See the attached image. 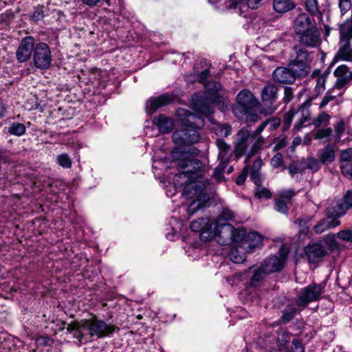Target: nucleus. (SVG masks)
<instances>
[{
	"mask_svg": "<svg viewBox=\"0 0 352 352\" xmlns=\"http://www.w3.org/2000/svg\"><path fill=\"white\" fill-rule=\"evenodd\" d=\"M175 162L181 169L174 177V184L166 186V194L173 197L177 189L182 188V195L191 203L186 208L189 216L206 206L209 200L207 189L210 185L208 179H204L206 166L201 161L179 148L172 152Z\"/></svg>",
	"mask_w": 352,
	"mask_h": 352,
	"instance_id": "f257e3e1",
	"label": "nucleus"
},
{
	"mask_svg": "<svg viewBox=\"0 0 352 352\" xmlns=\"http://www.w3.org/2000/svg\"><path fill=\"white\" fill-rule=\"evenodd\" d=\"M204 92H197L192 96V104L195 110L203 116L212 114V104H215L221 111L227 109L224 98V90L220 82L208 81L204 85Z\"/></svg>",
	"mask_w": 352,
	"mask_h": 352,
	"instance_id": "f03ea898",
	"label": "nucleus"
},
{
	"mask_svg": "<svg viewBox=\"0 0 352 352\" xmlns=\"http://www.w3.org/2000/svg\"><path fill=\"white\" fill-rule=\"evenodd\" d=\"M176 116L184 128L173 132V142L178 146H188L197 143L200 140V134L197 129L204 125V116L199 113L195 115L185 109H179Z\"/></svg>",
	"mask_w": 352,
	"mask_h": 352,
	"instance_id": "7ed1b4c3",
	"label": "nucleus"
},
{
	"mask_svg": "<svg viewBox=\"0 0 352 352\" xmlns=\"http://www.w3.org/2000/svg\"><path fill=\"white\" fill-rule=\"evenodd\" d=\"M113 326L104 321L92 318L89 320L74 322L68 325L67 331L76 338L79 344L87 343L96 338L109 336L114 331Z\"/></svg>",
	"mask_w": 352,
	"mask_h": 352,
	"instance_id": "20e7f679",
	"label": "nucleus"
},
{
	"mask_svg": "<svg viewBox=\"0 0 352 352\" xmlns=\"http://www.w3.org/2000/svg\"><path fill=\"white\" fill-rule=\"evenodd\" d=\"M244 235L243 230L235 229L230 224L211 223L208 230L201 234V239L204 241L215 239L221 245H228L239 241L240 236Z\"/></svg>",
	"mask_w": 352,
	"mask_h": 352,
	"instance_id": "39448f33",
	"label": "nucleus"
},
{
	"mask_svg": "<svg viewBox=\"0 0 352 352\" xmlns=\"http://www.w3.org/2000/svg\"><path fill=\"white\" fill-rule=\"evenodd\" d=\"M267 274L259 265H253L241 273L227 277V282L234 286L243 287L248 291L261 287Z\"/></svg>",
	"mask_w": 352,
	"mask_h": 352,
	"instance_id": "423d86ee",
	"label": "nucleus"
},
{
	"mask_svg": "<svg viewBox=\"0 0 352 352\" xmlns=\"http://www.w3.org/2000/svg\"><path fill=\"white\" fill-rule=\"evenodd\" d=\"M236 100V104L233 109V113L238 118H245L251 122L258 120L259 117L256 113L258 102L251 91L247 89L241 91Z\"/></svg>",
	"mask_w": 352,
	"mask_h": 352,
	"instance_id": "0eeeda50",
	"label": "nucleus"
},
{
	"mask_svg": "<svg viewBox=\"0 0 352 352\" xmlns=\"http://www.w3.org/2000/svg\"><path fill=\"white\" fill-rule=\"evenodd\" d=\"M324 292V286L320 284L311 283L302 288L297 293L296 305L301 309H305L310 302L320 298Z\"/></svg>",
	"mask_w": 352,
	"mask_h": 352,
	"instance_id": "6e6552de",
	"label": "nucleus"
},
{
	"mask_svg": "<svg viewBox=\"0 0 352 352\" xmlns=\"http://www.w3.org/2000/svg\"><path fill=\"white\" fill-rule=\"evenodd\" d=\"M52 52L48 45L43 42L36 44L33 53V62L40 69H47L52 63Z\"/></svg>",
	"mask_w": 352,
	"mask_h": 352,
	"instance_id": "1a4fd4ad",
	"label": "nucleus"
},
{
	"mask_svg": "<svg viewBox=\"0 0 352 352\" xmlns=\"http://www.w3.org/2000/svg\"><path fill=\"white\" fill-rule=\"evenodd\" d=\"M255 140L253 139V137L251 135L250 130L246 128H242L236 135L234 146V154L236 157L239 158L246 154L247 159L245 160V163H247L248 160L252 156L248 155L250 149L248 150V148L250 144H253Z\"/></svg>",
	"mask_w": 352,
	"mask_h": 352,
	"instance_id": "9d476101",
	"label": "nucleus"
},
{
	"mask_svg": "<svg viewBox=\"0 0 352 352\" xmlns=\"http://www.w3.org/2000/svg\"><path fill=\"white\" fill-rule=\"evenodd\" d=\"M298 36L300 45L307 47H318L322 42L321 34L316 25L311 27L309 30L308 29Z\"/></svg>",
	"mask_w": 352,
	"mask_h": 352,
	"instance_id": "9b49d317",
	"label": "nucleus"
},
{
	"mask_svg": "<svg viewBox=\"0 0 352 352\" xmlns=\"http://www.w3.org/2000/svg\"><path fill=\"white\" fill-rule=\"evenodd\" d=\"M35 39L32 36H25L21 41L16 52V58L18 62L25 63L28 61L35 47Z\"/></svg>",
	"mask_w": 352,
	"mask_h": 352,
	"instance_id": "f8f14e48",
	"label": "nucleus"
},
{
	"mask_svg": "<svg viewBox=\"0 0 352 352\" xmlns=\"http://www.w3.org/2000/svg\"><path fill=\"white\" fill-rule=\"evenodd\" d=\"M277 91L278 88L272 84H268L263 87L261 97L263 104L266 107L265 113L271 114L276 109L274 102L277 98Z\"/></svg>",
	"mask_w": 352,
	"mask_h": 352,
	"instance_id": "ddd939ff",
	"label": "nucleus"
},
{
	"mask_svg": "<svg viewBox=\"0 0 352 352\" xmlns=\"http://www.w3.org/2000/svg\"><path fill=\"white\" fill-rule=\"evenodd\" d=\"M263 236L256 232H250L244 235H241L239 243H241V247L243 248L246 252L253 251L256 248H258L262 245Z\"/></svg>",
	"mask_w": 352,
	"mask_h": 352,
	"instance_id": "4468645a",
	"label": "nucleus"
},
{
	"mask_svg": "<svg viewBox=\"0 0 352 352\" xmlns=\"http://www.w3.org/2000/svg\"><path fill=\"white\" fill-rule=\"evenodd\" d=\"M172 100V98L167 95H162L157 98H150L146 102V111L148 114L151 115L159 108L170 103Z\"/></svg>",
	"mask_w": 352,
	"mask_h": 352,
	"instance_id": "2eb2a0df",
	"label": "nucleus"
},
{
	"mask_svg": "<svg viewBox=\"0 0 352 352\" xmlns=\"http://www.w3.org/2000/svg\"><path fill=\"white\" fill-rule=\"evenodd\" d=\"M283 259L278 258V256L273 255L266 258L263 263L260 265L263 270L267 275L270 273L280 271L284 267Z\"/></svg>",
	"mask_w": 352,
	"mask_h": 352,
	"instance_id": "dca6fc26",
	"label": "nucleus"
},
{
	"mask_svg": "<svg viewBox=\"0 0 352 352\" xmlns=\"http://www.w3.org/2000/svg\"><path fill=\"white\" fill-rule=\"evenodd\" d=\"M267 125H268V121L265 120V122H263L252 133H251V135L253 137V139L255 140V142L250 148V151L248 152L249 155H255L263 145L264 139L260 135Z\"/></svg>",
	"mask_w": 352,
	"mask_h": 352,
	"instance_id": "f3484780",
	"label": "nucleus"
},
{
	"mask_svg": "<svg viewBox=\"0 0 352 352\" xmlns=\"http://www.w3.org/2000/svg\"><path fill=\"white\" fill-rule=\"evenodd\" d=\"M305 252L311 263H316L327 253L325 248L320 244L308 245L305 248Z\"/></svg>",
	"mask_w": 352,
	"mask_h": 352,
	"instance_id": "a211bd4d",
	"label": "nucleus"
},
{
	"mask_svg": "<svg viewBox=\"0 0 352 352\" xmlns=\"http://www.w3.org/2000/svg\"><path fill=\"white\" fill-rule=\"evenodd\" d=\"M273 78L275 81L280 83H292L295 80L294 74L288 67L276 68L273 72Z\"/></svg>",
	"mask_w": 352,
	"mask_h": 352,
	"instance_id": "6ab92c4d",
	"label": "nucleus"
},
{
	"mask_svg": "<svg viewBox=\"0 0 352 352\" xmlns=\"http://www.w3.org/2000/svg\"><path fill=\"white\" fill-rule=\"evenodd\" d=\"M153 124L157 126L159 131L162 133H169L174 127V120L162 114L154 118Z\"/></svg>",
	"mask_w": 352,
	"mask_h": 352,
	"instance_id": "aec40b11",
	"label": "nucleus"
},
{
	"mask_svg": "<svg viewBox=\"0 0 352 352\" xmlns=\"http://www.w3.org/2000/svg\"><path fill=\"white\" fill-rule=\"evenodd\" d=\"M315 25L316 23H312L305 13L299 14L294 21V29L298 36Z\"/></svg>",
	"mask_w": 352,
	"mask_h": 352,
	"instance_id": "412c9836",
	"label": "nucleus"
},
{
	"mask_svg": "<svg viewBox=\"0 0 352 352\" xmlns=\"http://www.w3.org/2000/svg\"><path fill=\"white\" fill-rule=\"evenodd\" d=\"M346 212V207L341 204L340 201H338L327 209V218L329 220H339L338 219Z\"/></svg>",
	"mask_w": 352,
	"mask_h": 352,
	"instance_id": "4be33fe9",
	"label": "nucleus"
},
{
	"mask_svg": "<svg viewBox=\"0 0 352 352\" xmlns=\"http://www.w3.org/2000/svg\"><path fill=\"white\" fill-rule=\"evenodd\" d=\"M290 71L294 74V78L296 77H304L309 72V65L306 63H299L295 60H292L288 65Z\"/></svg>",
	"mask_w": 352,
	"mask_h": 352,
	"instance_id": "5701e85b",
	"label": "nucleus"
},
{
	"mask_svg": "<svg viewBox=\"0 0 352 352\" xmlns=\"http://www.w3.org/2000/svg\"><path fill=\"white\" fill-rule=\"evenodd\" d=\"M305 46L298 45L294 47V50L296 52V56L295 61L306 63L309 65L311 60V54L306 50Z\"/></svg>",
	"mask_w": 352,
	"mask_h": 352,
	"instance_id": "b1692460",
	"label": "nucleus"
},
{
	"mask_svg": "<svg viewBox=\"0 0 352 352\" xmlns=\"http://www.w3.org/2000/svg\"><path fill=\"white\" fill-rule=\"evenodd\" d=\"M340 224L339 220H329L327 218L320 221L314 228L317 234H320L327 230L338 226Z\"/></svg>",
	"mask_w": 352,
	"mask_h": 352,
	"instance_id": "393cba45",
	"label": "nucleus"
},
{
	"mask_svg": "<svg viewBox=\"0 0 352 352\" xmlns=\"http://www.w3.org/2000/svg\"><path fill=\"white\" fill-rule=\"evenodd\" d=\"M210 225L211 223L208 218H200L196 221H193L190 223V228L192 232H200L199 236H201V234L208 230Z\"/></svg>",
	"mask_w": 352,
	"mask_h": 352,
	"instance_id": "a878e982",
	"label": "nucleus"
},
{
	"mask_svg": "<svg viewBox=\"0 0 352 352\" xmlns=\"http://www.w3.org/2000/svg\"><path fill=\"white\" fill-rule=\"evenodd\" d=\"M263 164V160L261 158H257L250 168V177L254 184H258L262 181V175L259 170Z\"/></svg>",
	"mask_w": 352,
	"mask_h": 352,
	"instance_id": "bb28decb",
	"label": "nucleus"
},
{
	"mask_svg": "<svg viewBox=\"0 0 352 352\" xmlns=\"http://www.w3.org/2000/svg\"><path fill=\"white\" fill-rule=\"evenodd\" d=\"M245 250L241 247L239 243L236 247L232 248L230 253V258L234 263H242L246 260Z\"/></svg>",
	"mask_w": 352,
	"mask_h": 352,
	"instance_id": "cd10ccee",
	"label": "nucleus"
},
{
	"mask_svg": "<svg viewBox=\"0 0 352 352\" xmlns=\"http://www.w3.org/2000/svg\"><path fill=\"white\" fill-rule=\"evenodd\" d=\"M210 76V72L208 69H205L201 72H195L194 74L187 76V81L190 82H198L205 85L208 81V78Z\"/></svg>",
	"mask_w": 352,
	"mask_h": 352,
	"instance_id": "c85d7f7f",
	"label": "nucleus"
},
{
	"mask_svg": "<svg viewBox=\"0 0 352 352\" xmlns=\"http://www.w3.org/2000/svg\"><path fill=\"white\" fill-rule=\"evenodd\" d=\"M336 144H327L322 151L320 160L324 164L331 163L335 159Z\"/></svg>",
	"mask_w": 352,
	"mask_h": 352,
	"instance_id": "c756f323",
	"label": "nucleus"
},
{
	"mask_svg": "<svg viewBox=\"0 0 352 352\" xmlns=\"http://www.w3.org/2000/svg\"><path fill=\"white\" fill-rule=\"evenodd\" d=\"M295 5L292 0H274V9L279 13H284L292 10Z\"/></svg>",
	"mask_w": 352,
	"mask_h": 352,
	"instance_id": "7c9ffc66",
	"label": "nucleus"
},
{
	"mask_svg": "<svg viewBox=\"0 0 352 352\" xmlns=\"http://www.w3.org/2000/svg\"><path fill=\"white\" fill-rule=\"evenodd\" d=\"M346 126L344 120L340 119L333 124L334 144H336L341 141V138L345 133Z\"/></svg>",
	"mask_w": 352,
	"mask_h": 352,
	"instance_id": "2f4dec72",
	"label": "nucleus"
},
{
	"mask_svg": "<svg viewBox=\"0 0 352 352\" xmlns=\"http://www.w3.org/2000/svg\"><path fill=\"white\" fill-rule=\"evenodd\" d=\"M216 145L219 149L218 158L230 159L231 147L223 139L217 138Z\"/></svg>",
	"mask_w": 352,
	"mask_h": 352,
	"instance_id": "473e14b6",
	"label": "nucleus"
},
{
	"mask_svg": "<svg viewBox=\"0 0 352 352\" xmlns=\"http://www.w3.org/2000/svg\"><path fill=\"white\" fill-rule=\"evenodd\" d=\"M234 218V212L228 208H223L217 219L212 223L217 224H230L228 221Z\"/></svg>",
	"mask_w": 352,
	"mask_h": 352,
	"instance_id": "72a5a7b5",
	"label": "nucleus"
},
{
	"mask_svg": "<svg viewBox=\"0 0 352 352\" xmlns=\"http://www.w3.org/2000/svg\"><path fill=\"white\" fill-rule=\"evenodd\" d=\"M8 131L11 135L15 136H21L26 132V127L23 124L19 122H12L8 128Z\"/></svg>",
	"mask_w": 352,
	"mask_h": 352,
	"instance_id": "f704fd0d",
	"label": "nucleus"
},
{
	"mask_svg": "<svg viewBox=\"0 0 352 352\" xmlns=\"http://www.w3.org/2000/svg\"><path fill=\"white\" fill-rule=\"evenodd\" d=\"M171 162L167 157H164L160 159L154 157H153V170H163L169 167V164Z\"/></svg>",
	"mask_w": 352,
	"mask_h": 352,
	"instance_id": "c9c22d12",
	"label": "nucleus"
},
{
	"mask_svg": "<svg viewBox=\"0 0 352 352\" xmlns=\"http://www.w3.org/2000/svg\"><path fill=\"white\" fill-rule=\"evenodd\" d=\"M305 8L307 12L314 16H320V9L318 0H305Z\"/></svg>",
	"mask_w": 352,
	"mask_h": 352,
	"instance_id": "e433bc0d",
	"label": "nucleus"
},
{
	"mask_svg": "<svg viewBox=\"0 0 352 352\" xmlns=\"http://www.w3.org/2000/svg\"><path fill=\"white\" fill-rule=\"evenodd\" d=\"M213 129L218 136L228 137L231 133L232 128L228 124H217Z\"/></svg>",
	"mask_w": 352,
	"mask_h": 352,
	"instance_id": "4c0bfd02",
	"label": "nucleus"
},
{
	"mask_svg": "<svg viewBox=\"0 0 352 352\" xmlns=\"http://www.w3.org/2000/svg\"><path fill=\"white\" fill-rule=\"evenodd\" d=\"M299 311H300L293 305L287 306L281 317L283 322L285 323L289 322Z\"/></svg>",
	"mask_w": 352,
	"mask_h": 352,
	"instance_id": "58836bf2",
	"label": "nucleus"
},
{
	"mask_svg": "<svg viewBox=\"0 0 352 352\" xmlns=\"http://www.w3.org/2000/svg\"><path fill=\"white\" fill-rule=\"evenodd\" d=\"M310 102L307 100L299 108V111H302V118L299 120L298 122L294 125V129L297 131L300 130L304 125V124L309 120V113L307 111L306 115L304 113V111L305 110L306 106L309 105Z\"/></svg>",
	"mask_w": 352,
	"mask_h": 352,
	"instance_id": "ea45409f",
	"label": "nucleus"
},
{
	"mask_svg": "<svg viewBox=\"0 0 352 352\" xmlns=\"http://www.w3.org/2000/svg\"><path fill=\"white\" fill-rule=\"evenodd\" d=\"M262 0H230V6L235 8L236 5L245 3L251 9H256Z\"/></svg>",
	"mask_w": 352,
	"mask_h": 352,
	"instance_id": "a19ab883",
	"label": "nucleus"
},
{
	"mask_svg": "<svg viewBox=\"0 0 352 352\" xmlns=\"http://www.w3.org/2000/svg\"><path fill=\"white\" fill-rule=\"evenodd\" d=\"M56 162L59 166L64 168H70L72 165V160L70 157L66 154L63 153L56 157Z\"/></svg>",
	"mask_w": 352,
	"mask_h": 352,
	"instance_id": "79ce46f5",
	"label": "nucleus"
},
{
	"mask_svg": "<svg viewBox=\"0 0 352 352\" xmlns=\"http://www.w3.org/2000/svg\"><path fill=\"white\" fill-rule=\"evenodd\" d=\"M262 181L258 184L256 185L255 188V196L259 199L261 198H265V199H269L272 196L271 192L266 188L263 187L261 186Z\"/></svg>",
	"mask_w": 352,
	"mask_h": 352,
	"instance_id": "37998d69",
	"label": "nucleus"
},
{
	"mask_svg": "<svg viewBox=\"0 0 352 352\" xmlns=\"http://www.w3.org/2000/svg\"><path fill=\"white\" fill-rule=\"evenodd\" d=\"M330 116L324 112H322V113L319 114L317 118H316L314 121L313 124L315 126L319 127L322 124H328L330 120Z\"/></svg>",
	"mask_w": 352,
	"mask_h": 352,
	"instance_id": "c03bdc74",
	"label": "nucleus"
},
{
	"mask_svg": "<svg viewBox=\"0 0 352 352\" xmlns=\"http://www.w3.org/2000/svg\"><path fill=\"white\" fill-rule=\"evenodd\" d=\"M333 74L338 78L346 79L349 76H348L349 74L351 75V71L349 70V68L348 66H346L345 65H342L338 67L335 69Z\"/></svg>",
	"mask_w": 352,
	"mask_h": 352,
	"instance_id": "a18cd8bd",
	"label": "nucleus"
},
{
	"mask_svg": "<svg viewBox=\"0 0 352 352\" xmlns=\"http://www.w3.org/2000/svg\"><path fill=\"white\" fill-rule=\"evenodd\" d=\"M342 174L348 179H352V162H340Z\"/></svg>",
	"mask_w": 352,
	"mask_h": 352,
	"instance_id": "49530a36",
	"label": "nucleus"
},
{
	"mask_svg": "<svg viewBox=\"0 0 352 352\" xmlns=\"http://www.w3.org/2000/svg\"><path fill=\"white\" fill-rule=\"evenodd\" d=\"M274 209L278 212L287 214L288 210L287 203L281 199H276L274 200Z\"/></svg>",
	"mask_w": 352,
	"mask_h": 352,
	"instance_id": "de8ad7c7",
	"label": "nucleus"
},
{
	"mask_svg": "<svg viewBox=\"0 0 352 352\" xmlns=\"http://www.w3.org/2000/svg\"><path fill=\"white\" fill-rule=\"evenodd\" d=\"M43 8L44 7L43 6L36 7L32 15L30 16V20L33 22L42 20L45 16Z\"/></svg>",
	"mask_w": 352,
	"mask_h": 352,
	"instance_id": "09e8293b",
	"label": "nucleus"
},
{
	"mask_svg": "<svg viewBox=\"0 0 352 352\" xmlns=\"http://www.w3.org/2000/svg\"><path fill=\"white\" fill-rule=\"evenodd\" d=\"M333 130L331 128H322L318 129L315 133V138L316 139H323L326 138H329L332 135Z\"/></svg>",
	"mask_w": 352,
	"mask_h": 352,
	"instance_id": "8fccbe9b",
	"label": "nucleus"
},
{
	"mask_svg": "<svg viewBox=\"0 0 352 352\" xmlns=\"http://www.w3.org/2000/svg\"><path fill=\"white\" fill-rule=\"evenodd\" d=\"M340 162H352V148L342 151Z\"/></svg>",
	"mask_w": 352,
	"mask_h": 352,
	"instance_id": "3c124183",
	"label": "nucleus"
},
{
	"mask_svg": "<svg viewBox=\"0 0 352 352\" xmlns=\"http://www.w3.org/2000/svg\"><path fill=\"white\" fill-rule=\"evenodd\" d=\"M337 236L344 241H352V230H341L337 233Z\"/></svg>",
	"mask_w": 352,
	"mask_h": 352,
	"instance_id": "603ef678",
	"label": "nucleus"
},
{
	"mask_svg": "<svg viewBox=\"0 0 352 352\" xmlns=\"http://www.w3.org/2000/svg\"><path fill=\"white\" fill-rule=\"evenodd\" d=\"M339 8L341 14L344 15L351 8V0H339Z\"/></svg>",
	"mask_w": 352,
	"mask_h": 352,
	"instance_id": "864d4df0",
	"label": "nucleus"
},
{
	"mask_svg": "<svg viewBox=\"0 0 352 352\" xmlns=\"http://www.w3.org/2000/svg\"><path fill=\"white\" fill-rule=\"evenodd\" d=\"M341 204H343L346 207V211L352 208V190H347L344 197V201H341Z\"/></svg>",
	"mask_w": 352,
	"mask_h": 352,
	"instance_id": "5fc2aeb1",
	"label": "nucleus"
},
{
	"mask_svg": "<svg viewBox=\"0 0 352 352\" xmlns=\"http://www.w3.org/2000/svg\"><path fill=\"white\" fill-rule=\"evenodd\" d=\"M325 82H326V78L323 76H320L318 77L316 80V85L315 87L316 91H317L318 94L323 91L325 89Z\"/></svg>",
	"mask_w": 352,
	"mask_h": 352,
	"instance_id": "6e6d98bb",
	"label": "nucleus"
},
{
	"mask_svg": "<svg viewBox=\"0 0 352 352\" xmlns=\"http://www.w3.org/2000/svg\"><path fill=\"white\" fill-rule=\"evenodd\" d=\"M293 98V89L290 87H285L284 88V97L283 98L284 102L288 103Z\"/></svg>",
	"mask_w": 352,
	"mask_h": 352,
	"instance_id": "4d7b16f0",
	"label": "nucleus"
},
{
	"mask_svg": "<svg viewBox=\"0 0 352 352\" xmlns=\"http://www.w3.org/2000/svg\"><path fill=\"white\" fill-rule=\"evenodd\" d=\"M283 155L280 153L276 154L271 160V165L274 168H278L283 163Z\"/></svg>",
	"mask_w": 352,
	"mask_h": 352,
	"instance_id": "13d9d810",
	"label": "nucleus"
},
{
	"mask_svg": "<svg viewBox=\"0 0 352 352\" xmlns=\"http://www.w3.org/2000/svg\"><path fill=\"white\" fill-rule=\"evenodd\" d=\"M292 350L293 352H304V348L300 342L294 339L292 342Z\"/></svg>",
	"mask_w": 352,
	"mask_h": 352,
	"instance_id": "bf43d9fd",
	"label": "nucleus"
},
{
	"mask_svg": "<svg viewBox=\"0 0 352 352\" xmlns=\"http://www.w3.org/2000/svg\"><path fill=\"white\" fill-rule=\"evenodd\" d=\"M218 159L219 160V163L218 166L214 169L217 170L218 171H222L224 173L226 171V168L228 166L230 159H224V158H218Z\"/></svg>",
	"mask_w": 352,
	"mask_h": 352,
	"instance_id": "052dcab7",
	"label": "nucleus"
},
{
	"mask_svg": "<svg viewBox=\"0 0 352 352\" xmlns=\"http://www.w3.org/2000/svg\"><path fill=\"white\" fill-rule=\"evenodd\" d=\"M278 253H279V256H278V258L283 259V262L285 263L286 258L289 253V249L287 247H285V245H283L280 248Z\"/></svg>",
	"mask_w": 352,
	"mask_h": 352,
	"instance_id": "680f3d73",
	"label": "nucleus"
},
{
	"mask_svg": "<svg viewBox=\"0 0 352 352\" xmlns=\"http://www.w3.org/2000/svg\"><path fill=\"white\" fill-rule=\"evenodd\" d=\"M268 124L272 130L276 129L280 124V120L279 118H273L267 120Z\"/></svg>",
	"mask_w": 352,
	"mask_h": 352,
	"instance_id": "e2e57ef3",
	"label": "nucleus"
},
{
	"mask_svg": "<svg viewBox=\"0 0 352 352\" xmlns=\"http://www.w3.org/2000/svg\"><path fill=\"white\" fill-rule=\"evenodd\" d=\"M294 195H295V192L292 190H288L283 191L281 193V199H287V201H289L294 196Z\"/></svg>",
	"mask_w": 352,
	"mask_h": 352,
	"instance_id": "0e129e2a",
	"label": "nucleus"
},
{
	"mask_svg": "<svg viewBox=\"0 0 352 352\" xmlns=\"http://www.w3.org/2000/svg\"><path fill=\"white\" fill-rule=\"evenodd\" d=\"M333 98L334 96H331L329 94H327L320 104V108L324 107L330 101L333 100Z\"/></svg>",
	"mask_w": 352,
	"mask_h": 352,
	"instance_id": "69168bd1",
	"label": "nucleus"
},
{
	"mask_svg": "<svg viewBox=\"0 0 352 352\" xmlns=\"http://www.w3.org/2000/svg\"><path fill=\"white\" fill-rule=\"evenodd\" d=\"M294 113L292 111H288L284 116V122L287 126H289L292 123V118L294 116Z\"/></svg>",
	"mask_w": 352,
	"mask_h": 352,
	"instance_id": "338daca9",
	"label": "nucleus"
},
{
	"mask_svg": "<svg viewBox=\"0 0 352 352\" xmlns=\"http://www.w3.org/2000/svg\"><path fill=\"white\" fill-rule=\"evenodd\" d=\"M287 145V140L285 138H281L277 140L275 148L276 149H280Z\"/></svg>",
	"mask_w": 352,
	"mask_h": 352,
	"instance_id": "774afa93",
	"label": "nucleus"
}]
</instances>
